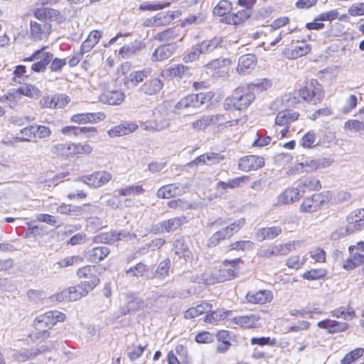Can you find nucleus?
<instances>
[{
  "label": "nucleus",
  "mask_w": 364,
  "mask_h": 364,
  "mask_svg": "<svg viewBox=\"0 0 364 364\" xmlns=\"http://www.w3.org/2000/svg\"><path fill=\"white\" fill-rule=\"evenodd\" d=\"M33 15L36 20L29 23V38L34 42L47 41L52 32V23L61 24L65 21L64 15L50 7H36Z\"/></svg>",
  "instance_id": "obj_1"
},
{
  "label": "nucleus",
  "mask_w": 364,
  "mask_h": 364,
  "mask_svg": "<svg viewBox=\"0 0 364 364\" xmlns=\"http://www.w3.org/2000/svg\"><path fill=\"white\" fill-rule=\"evenodd\" d=\"M48 46H42L41 48L35 50L30 56L24 58L23 61H35L31 66L32 72L36 73H44L48 66L53 60V53L47 51Z\"/></svg>",
  "instance_id": "obj_2"
},
{
  "label": "nucleus",
  "mask_w": 364,
  "mask_h": 364,
  "mask_svg": "<svg viewBox=\"0 0 364 364\" xmlns=\"http://www.w3.org/2000/svg\"><path fill=\"white\" fill-rule=\"evenodd\" d=\"M299 95L306 102L316 105L324 97L323 86L317 80L312 79L299 90Z\"/></svg>",
  "instance_id": "obj_3"
},
{
  "label": "nucleus",
  "mask_w": 364,
  "mask_h": 364,
  "mask_svg": "<svg viewBox=\"0 0 364 364\" xmlns=\"http://www.w3.org/2000/svg\"><path fill=\"white\" fill-rule=\"evenodd\" d=\"M76 274L79 279H85L80 283L85 286L90 291H92L100 283V279L98 272V267L95 265L87 264L80 267Z\"/></svg>",
  "instance_id": "obj_4"
},
{
  "label": "nucleus",
  "mask_w": 364,
  "mask_h": 364,
  "mask_svg": "<svg viewBox=\"0 0 364 364\" xmlns=\"http://www.w3.org/2000/svg\"><path fill=\"white\" fill-rule=\"evenodd\" d=\"M255 94L246 87H237L230 97V105L237 110H245L255 100Z\"/></svg>",
  "instance_id": "obj_5"
},
{
  "label": "nucleus",
  "mask_w": 364,
  "mask_h": 364,
  "mask_svg": "<svg viewBox=\"0 0 364 364\" xmlns=\"http://www.w3.org/2000/svg\"><path fill=\"white\" fill-rule=\"evenodd\" d=\"M347 225L344 228L336 230L331 234V239L338 240L347 235L361 230L364 228V220L358 217L353 212L347 217Z\"/></svg>",
  "instance_id": "obj_6"
},
{
  "label": "nucleus",
  "mask_w": 364,
  "mask_h": 364,
  "mask_svg": "<svg viewBox=\"0 0 364 364\" xmlns=\"http://www.w3.org/2000/svg\"><path fill=\"white\" fill-rule=\"evenodd\" d=\"M33 326V330L29 335L33 340L41 342L50 337L52 327L43 314L36 317Z\"/></svg>",
  "instance_id": "obj_7"
},
{
  "label": "nucleus",
  "mask_w": 364,
  "mask_h": 364,
  "mask_svg": "<svg viewBox=\"0 0 364 364\" xmlns=\"http://www.w3.org/2000/svg\"><path fill=\"white\" fill-rule=\"evenodd\" d=\"M112 178V174L107 171H95L83 176L82 181L90 188H97L108 183Z\"/></svg>",
  "instance_id": "obj_8"
},
{
  "label": "nucleus",
  "mask_w": 364,
  "mask_h": 364,
  "mask_svg": "<svg viewBox=\"0 0 364 364\" xmlns=\"http://www.w3.org/2000/svg\"><path fill=\"white\" fill-rule=\"evenodd\" d=\"M328 198L323 193H316L311 197L306 198L300 205L302 213H314L327 203Z\"/></svg>",
  "instance_id": "obj_9"
},
{
  "label": "nucleus",
  "mask_w": 364,
  "mask_h": 364,
  "mask_svg": "<svg viewBox=\"0 0 364 364\" xmlns=\"http://www.w3.org/2000/svg\"><path fill=\"white\" fill-rule=\"evenodd\" d=\"M181 15L178 11H167L156 14L146 20V26H165L169 25L176 18Z\"/></svg>",
  "instance_id": "obj_10"
},
{
  "label": "nucleus",
  "mask_w": 364,
  "mask_h": 364,
  "mask_svg": "<svg viewBox=\"0 0 364 364\" xmlns=\"http://www.w3.org/2000/svg\"><path fill=\"white\" fill-rule=\"evenodd\" d=\"M264 165V159L262 156L249 155L242 157L238 161V168L242 171L257 170Z\"/></svg>",
  "instance_id": "obj_11"
},
{
  "label": "nucleus",
  "mask_w": 364,
  "mask_h": 364,
  "mask_svg": "<svg viewBox=\"0 0 364 364\" xmlns=\"http://www.w3.org/2000/svg\"><path fill=\"white\" fill-rule=\"evenodd\" d=\"M176 43H164L158 46L151 56L152 62H162L171 58L176 51Z\"/></svg>",
  "instance_id": "obj_12"
},
{
  "label": "nucleus",
  "mask_w": 364,
  "mask_h": 364,
  "mask_svg": "<svg viewBox=\"0 0 364 364\" xmlns=\"http://www.w3.org/2000/svg\"><path fill=\"white\" fill-rule=\"evenodd\" d=\"M139 126L135 122H124L109 129L107 134L111 138L120 137L136 132Z\"/></svg>",
  "instance_id": "obj_13"
},
{
  "label": "nucleus",
  "mask_w": 364,
  "mask_h": 364,
  "mask_svg": "<svg viewBox=\"0 0 364 364\" xmlns=\"http://www.w3.org/2000/svg\"><path fill=\"white\" fill-rule=\"evenodd\" d=\"M184 36L179 28L171 27L158 33L156 39L164 43H176L177 41H182Z\"/></svg>",
  "instance_id": "obj_14"
},
{
  "label": "nucleus",
  "mask_w": 364,
  "mask_h": 364,
  "mask_svg": "<svg viewBox=\"0 0 364 364\" xmlns=\"http://www.w3.org/2000/svg\"><path fill=\"white\" fill-rule=\"evenodd\" d=\"M90 291L87 288H85L83 284L80 283L76 286L64 289L59 296L61 297L63 300L73 301L85 296Z\"/></svg>",
  "instance_id": "obj_15"
},
{
  "label": "nucleus",
  "mask_w": 364,
  "mask_h": 364,
  "mask_svg": "<svg viewBox=\"0 0 364 364\" xmlns=\"http://www.w3.org/2000/svg\"><path fill=\"white\" fill-rule=\"evenodd\" d=\"M106 114L102 112L77 113L71 116L70 121L76 124L97 123L103 121Z\"/></svg>",
  "instance_id": "obj_16"
},
{
  "label": "nucleus",
  "mask_w": 364,
  "mask_h": 364,
  "mask_svg": "<svg viewBox=\"0 0 364 364\" xmlns=\"http://www.w3.org/2000/svg\"><path fill=\"white\" fill-rule=\"evenodd\" d=\"M248 303L255 304H264L273 299L272 292L269 290H259L256 292L249 291L245 296Z\"/></svg>",
  "instance_id": "obj_17"
},
{
  "label": "nucleus",
  "mask_w": 364,
  "mask_h": 364,
  "mask_svg": "<svg viewBox=\"0 0 364 364\" xmlns=\"http://www.w3.org/2000/svg\"><path fill=\"white\" fill-rule=\"evenodd\" d=\"M215 41V40H212L208 43L203 41L192 47L191 50L184 55L183 58V62L188 63L197 60L205 48L208 50L210 47H214L216 45Z\"/></svg>",
  "instance_id": "obj_18"
},
{
  "label": "nucleus",
  "mask_w": 364,
  "mask_h": 364,
  "mask_svg": "<svg viewBox=\"0 0 364 364\" xmlns=\"http://www.w3.org/2000/svg\"><path fill=\"white\" fill-rule=\"evenodd\" d=\"M125 98L123 92L120 90H105L99 95V100L109 105H120Z\"/></svg>",
  "instance_id": "obj_19"
},
{
  "label": "nucleus",
  "mask_w": 364,
  "mask_h": 364,
  "mask_svg": "<svg viewBox=\"0 0 364 364\" xmlns=\"http://www.w3.org/2000/svg\"><path fill=\"white\" fill-rule=\"evenodd\" d=\"M190 70L189 67L183 64H176L163 70L161 73V76L167 80L174 78H182Z\"/></svg>",
  "instance_id": "obj_20"
},
{
  "label": "nucleus",
  "mask_w": 364,
  "mask_h": 364,
  "mask_svg": "<svg viewBox=\"0 0 364 364\" xmlns=\"http://www.w3.org/2000/svg\"><path fill=\"white\" fill-rule=\"evenodd\" d=\"M299 117V113L292 109L279 111L275 117V124L280 127H289Z\"/></svg>",
  "instance_id": "obj_21"
},
{
  "label": "nucleus",
  "mask_w": 364,
  "mask_h": 364,
  "mask_svg": "<svg viewBox=\"0 0 364 364\" xmlns=\"http://www.w3.org/2000/svg\"><path fill=\"white\" fill-rule=\"evenodd\" d=\"M317 326L323 329H326L329 333H337L346 331L348 327V323L346 322H339L334 320L326 319L318 323Z\"/></svg>",
  "instance_id": "obj_22"
},
{
  "label": "nucleus",
  "mask_w": 364,
  "mask_h": 364,
  "mask_svg": "<svg viewBox=\"0 0 364 364\" xmlns=\"http://www.w3.org/2000/svg\"><path fill=\"white\" fill-rule=\"evenodd\" d=\"M110 254V250L105 246H97L88 250L86 254L87 259L91 263H100Z\"/></svg>",
  "instance_id": "obj_23"
},
{
  "label": "nucleus",
  "mask_w": 364,
  "mask_h": 364,
  "mask_svg": "<svg viewBox=\"0 0 364 364\" xmlns=\"http://www.w3.org/2000/svg\"><path fill=\"white\" fill-rule=\"evenodd\" d=\"M282 232V230L279 226L261 228L256 230L255 238L259 242L265 240H271L276 238Z\"/></svg>",
  "instance_id": "obj_24"
},
{
  "label": "nucleus",
  "mask_w": 364,
  "mask_h": 364,
  "mask_svg": "<svg viewBox=\"0 0 364 364\" xmlns=\"http://www.w3.org/2000/svg\"><path fill=\"white\" fill-rule=\"evenodd\" d=\"M163 87V81L155 77L144 82L141 86L140 90L146 95H155L159 93Z\"/></svg>",
  "instance_id": "obj_25"
},
{
  "label": "nucleus",
  "mask_w": 364,
  "mask_h": 364,
  "mask_svg": "<svg viewBox=\"0 0 364 364\" xmlns=\"http://www.w3.org/2000/svg\"><path fill=\"white\" fill-rule=\"evenodd\" d=\"M212 308L213 306L210 303L203 301L196 306L190 307L186 310L183 312V318L185 319L195 318L205 313L208 314V312L210 311Z\"/></svg>",
  "instance_id": "obj_26"
},
{
  "label": "nucleus",
  "mask_w": 364,
  "mask_h": 364,
  "mask_svg": "<svg viewBox=\"0 0 364 364\" xmlns=\"http://www.w3.org/2000/svg\"><path fill=\"white\" fill-rule=\"evenodd\" d=\"M257 58L254 54H247L241 56L238 60L237 71L240 74L248 73L256 65Z\"/></svg>",
  "instance_id": "obj_27"
},
{
  "label": "nucleus",
  "mask_w": 364,
  "mask_h": 364,
  "mask_svg": "<svg viewBox=\"0 0 364 364\" xmlns=\"http://www.w3.org/2000/svg\"><path fill=\"white\" fill-rule=\"evenodd\" d=\"M299 191H303L298 189L297 187L286 189L278 196L277 204L279 205L289 204L298 200L301 197H302V193Z\"/></svg>",
  "instance_id": "obj_28"
},
{
  "label": "nucleus",
  "mask_w": 364,
  "mask_h": 364,
  "mask_svg": "<svg viewBox=\"0 0 364 364\" xmlns=\"http://www.w3.org/2000/svg\"><path fill=\"white\" fill-rule=\"evenodd\" d=\"M178 110L198 109L197 96L195 93H190L181 98L175 105Z\"/></svg>",
  "instance_id": "obj_29"
},
{
  "label": "nucleus",
  "mask_w": 364,
  "mask_h": 364,
  "mask_svg": "<svg viewBox=\"0 0 364 364\" xmlns=\"http://www.w3.org/2000/svg\"><path fill=\"white\" fill-rule=\"evenodd\" d=\"M150 73L151 70L149 69L133 71L124 79V85L127 87H136L140 82H143Z\"/></svg>",
  "instance_id": "obj_30"
},
{
  "label": "nucleus",
  "mask_w": 364,
  "mask_h": 364,
  "mask_svg": "<svg viewBox=\"0 0 364 364\" xmlns=\"http://www.w3.org/2000/svg\"><path fill=\"white\" fill-rule=\"evenodd\" d=\"M260 317L255 314L234 317L231 323L244 328H257V322Z\"/></svg>",
  "instance_id": "obj_31"
},
{
  "label": "nucleus",
  "mask_w": 364,
  "mask_h": 364,
  "mask_svg": "<svg viewBox=\"0 0 364 364\" xmlns=\"http://www.w3.org/2000/svg\"><path fill=\"white\" fill-rule=\"evenodd\" d=\"M178 186L176 183H168L161 186L156 191V196L160 199H170L178 193Z\"/></svg>",
  "instance_id": "obj_32"
},
{
  "label": "nucleus",
  "mask_w": 364,
  "mask_h": 364,
  "mask_svg": "<svg viewBox=\"0 0 364 364\" xmlns=\"http://www.w3.org/2000/svg\"><path fill=\"white\" fill-rule=\"evenodd\" d=\"M228 316V313L224 309L210 311L203 318V322L208 324L218 325L224 321Z\"/></svg>",
  "instance_id": "obj_33"
},
{
  "label": "nucleus",
  "mask_w": 364,
  "mask_h": 364,
  "mask_svg": "<svg viewBox=\"0 0 364 364\" xmlns=\"http://www.w3.org/2000/svg\"><path fill=\"white\" fill-rule=\"evenodd\" d=\"M90 205V203H85L82 205L77 206L63 203L58 206L57 212L61 215H80L83 213V208Z\"/></svg>",
  "instance_id": "obj_34"
},
{
  "label": "nucleus",
  "mask_w": 364,
  "mask_h": 364,
  "mask_svg": "<svg viewBox=\"0 0 364 364\" xmlns=\"http://www.w3.org/2000/svg\"><path fill=\"white\" fill-rule=\"evenodd\" d=\"M185 223H186V216L174 217L164 220L161 223V227L166 232H170L179 229Z\"/></svg>",
  "instance_id": "obj_35"
},
{
  "label": "nucleus",
  "mask_w": 364,
  "mask_h": 364,
  "mask_svg": "<svg viewBox=\"0 0 364 364\" xmlns=\"http://www.w3.org/2000/svg\"><path fill=\"white\" fill-rule=\"evenodd\" d=\"M33 142L45 140L52 135V130L46 125L33 124Z\"/></svg>",
  "instance_id": "obj_36"
},
{
  "label": "nucleus",
  "mask_w": 364,
  "mask_h": 364,
  "mask_svg": "<svg viewBox=\"0 0 364 364\" xmlns=\"http://www.w3.org/2000/svg\"><path fill=\"white\" fill-rule=\"evenodd\" d=\"M21 101V96L17 90H13L0 97V102L11 108L16 107Z\"/></svg>",
  "instance_id": "obj_37"
},
{
  "label": "nucleus",
  "mask_w": 364,
  "mask_h": 364,
  "mask_svg": "<svg viewBox=\"0 0 364 364\" xmlns=\"http://www.w3.org/2000/svg\"><path fill=\"white\" fill-rule=\"evenodd\" d=\"M70 151L72 157H81L90 154L92 147L87 144L70 143Z\"/></svg>",
  "instance_id": "obj_38"
},
{
  "label": "nucleus",
  "mask_w": 364,
  "mask_h": 364,
  "mask_svg": "<svg viewBox=\"0 0 364 364\" xmlns=\"http://www.w3.org/2000/svg\"><path fill=\"white\" fill-rule=\"evenodd\" d=\"M321 188V185L320 181L315 178H308L302 181L298 185L297 188L301 189L304 191H300L302 193V196L306 191H317Z\"/></svg>",
  "instance_id": "obj_39"
},
{
  "label": "nucleus",
  "mask_w": 364,
  "mask_h": 364,
  "mask_svg": "<svg viewBox=\"0 0 364 364\" xmlns=\"http://www.w3.org/2000/svg\"><path fill=\"white\" fill-rule=\"evenodd\" d=\"M107 205L113 209H123L132 206V200L131 198H125L122 200L118 194H116L107 201Z\"/></svg>",
  "instance_id": "obj_40"
},
{
  "label": "nucleus",
  "mask_w": 364,
  "mask_h": 364,
  "mask_svg": "<svg viewBox=\"0 0 364 364\" xmlns=\"http://www.w3.org/2000/svg\"><path fill=\"white\" fill-rule=\"evenodd\" d=\"M19 134V136L13 138L14 142H33V124H29L22 128Z\"/></svg>",
  "instance_id": "obj_41"
},
{
  "label": "nucleus",
  "mask_w": 364,
  "mask_h": 364,
  "mask_svg": "<svg viewBox=\"0 0 364 364\" xmlns=\"http://www.w3.org/2000/svg\"><path fill=\"white\" fill-rule=\"evenodd\" d=\"M149 270V267L144 263L140 262L128 269L126 271V274L129 277H143L148 274Z\"/></svg>",
  "instance_id": "obj_42"
},
{
  "label": "nucleus",
  "mask_w": 364,
  "mask_h": 364,
  "mask_svg": "<svg viewBox=\"0 0 364 364\" xmlns=\"http://www.w3.org/2000/svg\"><path fill=\"white\" fill-rule=\"evenodd\" d=\"M331 315L336 318H343L345 320H351L355 317V312L353 307L341 306L331 311Z\"/></svg>",
  "instance_id": "obj_43"
},
{
  "label": "nucleus",
  "mask_w": 364,
  "mask_h": 364,
  "mask_svg": "<svg viewBox=\"0 0 364 364\" xmlns=\"http://www.w3.org/2000/svg\"><path fill=\"white\" fill-rule=\"evenodd\" d=\"M214 122V116L204 115L192 122L193 129L196 131H204Z\"/></svg>",
  "instance_id": "obj_44"
},
{
  "label": "nucleus",
  "mask_w": 364,
  "mask_h": 364,
  "mask_svg": "<svg viewBox=\"0 0 364 364\" xmlns=\"http://www.w3.org/2000/svg\"><path fill=\"white\" fill-rule=\"evenodd\" d=\"M272 85V82L267 78L259 79L254 82L248 84L246 87L254 93V92H260L267 90Z\"/></svg>",
  "instance_id": "obj_45"
},
{
  "label": "nucleus",
  "mask_w": 364,
  "mask_h": 364,
  "mask_svg": "<svg viewBox=\"0 0 364 364\" xmlns=\"http://www.w3.org/2000/svg\"><path fill=\"white\" fill-rule=\"evenodd\" d=\"M224 159V157H220L218 154L211 153L208 154H202L197 156L194 160L188 164L189 166H198L201 164H205L207 161H216Z\"/></svg>",
  "instance_id": "obj_46"
},
{
  "label": "nucleus",
  "mask_w": 364,
  "mask_h": 364,
  "mask_svg": "<svg viewBox=\"0 0 364 364\" xmlns=\"http://www.w3.org/2000/svg\"><path fill=\"white\" fill-rule=\"evenodd\" d=\"M52 152L58 157L63 159L72 158L70 143L58 144L53 146Z\"/></svg>",
  "instance_id": "obj_47"
},
{
  "label": "nucleus",
  "mask_w": 364,
  "mask_h": 364,
  "mask_svg": "<svg viewBox=\"0 0 364 364\" xmlns=\"http://www.w3.org/2000/svg\"><path fill=\"white\" fill-rule=\"evenodd\" d=\"M310 51L311 46L305 43H301L300 45L291 46L289 58L296 59L307 55Z\"/></svg>",
  "instance_id": "obj_48"
},
{
  "label": "nucleus",
  "mask_w": 364,
  "mask_h": 364,
  "mask_svg": "<svg viewBox=\"0 0 364 364\" xmlns=\"http://www.w3.org/2000/svg\"><path fill=\"white\" fill-rule=\"evenodd\" d=\"M299 241H290L285 244H279L274 245L277 256H285L289 252L296 250V245H299Z\"/></svg>",
  "instance_id": "obj_49"
},
{
  "label": "nucleus",
  "mask_w": 364,
  "mask_h": 364,
  "mask_svg": "<svg viewBox=\"0 0 364 364\" xmlns=\"http://www.w3.org/2000/svg\"><path fill=\"white\" fill-rule=\"evenodd\" d=\"M214 16L219 17L222 22L228 21V1L220 0L213 9Z\"/></svg>",
  "instance_id": "obj_50"
},
{
  "label": "nucleus",
  "mask_w": 364,
  "mask_h": 364,
  "mask_svg": "<svg viewBox=\"0 0 364 364\" xmlns=\"http://www.w3.org/2000/svg\"><path fill=\"white\" fill-rule=\"evenodd\" d=\"M43 314L46 318L48 319L49 323H50V327L52 328L58 322H63L66 318V316L64 313L57 310L48 311Z\"/></svg>",
  "instance_id": "obj_51"
},
{
  "label": "nucleus",
  "mask_w": 364,
  "mask_h": 364,
  "mask_svg": "<svg viewBox=\"0 0 364 364\" xmlns=\"http://www.w3.org/2000/svg\"><path fill=\"white\" fill-rule=\"evenodd\" d=\"M146 346H136L134 344L128 346L127 348V357L131 361H134L139 358L144 353Z\"/></svg>",
  "instance_id": "obj_52"
},
{
  "label": "nucleus",
  "mask_w": 364,
  "mask_h": 364,
  "mask_svg": "<svg viewBox=\"0 0 364 364\" xmlns=\"http://www.w3.org/2000/svg\"><path fill=\"white\" fill-rule=\"evenodd\" d=\"M16 90L21 99L23 95L28 97H34L38 96L40 94V90L35 85L30 84L21 86Z\"/></svg>",
  "instance_id": "obj_53"
},
{
  "label": "nucleus",
  "mask_w": 364,
  "mask_h": 364,
  "mask_svg": "<svg viewBox=\"0 0 364 364\" xmlns=\"http://www.w3.org/2000/svg\"><path fill=\"white\" fill-rule=\"evenodd\" d=\"M327 271L325 269H312L304 273L302 277L307 280H317L325 277Z\"/></svg>",
  "instance_id": "obj_54"
},
{
  "label": "nucleus",
  "mask_w": 364,
  "mask_h": 364,
  "mask_svg": "<svg viewBox=\"0 0 364 364\" xmlns=\"http://www.w3.org/2000/svg\"><path fill=\"white\" fill-rule=\"evenodd\" d=\"M98 237L101 242L112 245L120 240V234L116 231H109L100 234Z\"/></svg>",
  "instance_id": "obj_55"
},
{
  "label": "nucleus",
  "mask_w": 364,
  "mask_h": 364,
  "mask_svg": "<svg viewBox=\"0 0 364 364\" xmlns=\"http://www.w3.org/2000/svg\"><path fill=\"white\" fill-rule=\"evenodd\" d=\"M174 252L180 257H188L191 255L188 246L181 240H176L174 244Z\"/></svg>",
  "instance_id": "obj_56"
},
{
  "label": "nucleus",
  "mask_w": 364,
  "mask_h": 364,
  "mask_svg": "<svg viewBox=\"0 0 364 364\" xmlns=\"http://www.w3.org/2000/svg\"><path fill=\"white\" fill-rule=\"evenodd\" d=\"M171 5L170 2H159L156 4H141L139 7V10L141 11H156L162 10L165 8L168 7Z\"/></svg>",
  "instance_id": "obj_57"
},
{
  "label": "nucleus",
  "mask_w": 364,
  "mask_h": 364,
  "mask_svg": "<svg viewBox=\"0 0 364 364\" xmlns=\"http://www.w3.org/2000/svg\"><path fill=\"white\" fill-rule=\"evenodd\" d=\"M364 349L362 348H356L347 353L341 360L342 364H350L363 355Z\"/></svg>",
  "instance_id": "obj_58"
},
{
  "label": "nucleus",
  "mask_w": 364,
  "mask_h": 364,
  "mask_svg": "<svg viewBox=\"0 0 364 364\" xmlns=\"http://www.w3.org/2000/svg\"><path fill=\"white\" fill-rule=\"evenodd\" d=\"M197 96L198 108L205 104L209 103L213 99L215 93L213 91L201 92L199 93H195Z\"/></svg>",
  "instance_id": "obj_59"
},
{
  "label": "nucleus",
  "mask_w": 364,
  "mask_h": 364,
  "mask_svg": "<svg viewBox=\"0 0 364 364\" xmlns=\"http://www.w3.org/2000/svg\"><path fill=\"white\" fill-rule=\"evenodd\" d=\"M66 58H59L53 57V60L50 63V70L51 72L60 73L66 65Z\"/></svg>",
  "instance_id": "obj_60"
},
{
  "label": "nucleus",
  "mask_w": 364,
  "mask_h": 364,
  "mask_svg": "<svg viewBox=\"0 0 364 364\" xmlns=\"http://www.w3.org/2000/svg\"><path fill=\"white\" fill-rule=\"evenodd\" d=\"M249 176H242L229 180V188H241L250 182Z\"/></svg>",
  "instance_id": "obj_61"
},
{
  "label": "nucleus",
  "mask_w": 364,
  "mask_h": 364,
  "mask_svg": "<svg viewBox=\"0 0 364 364\" xmlns=\"http://www.w3.org/2000/svg\"><path fill=\"white\" fill-rule=\"evenodd\" d=\"M170 268L171 260L168 258H166L159 263L156 269V274L161 277H165L168 276Z\"/></svg>",
  "instance_id": "obj_62"
},
{
  "label": "nucleus",
  "mask_w": 364,
  "mask_h": 364,
  "mask_svg": "<svg viewBox=\"0 0 364 364\" xmlns=\"http://www.w3.org/2000/svg\"><path fill=\"white\" fill-rule=\"evenodd\" d=\"M195 341L198 343H210L213 341V336L209 331H203L196 335Z\"/></svg>",
  "instance_id": "obj_63"
},
{
  "label": "nucleus",
  "mask_w": 364,
  "mask_h": 364,
  "mask_svg": "<svg viewBox=\"0 0 364 364\" xmlns=\"http://www.w3.org/2000/svg\"><path fill=\"white\" fill-rule=\"evenodd\" d=\"M344 129L361 132L364 130V122L355 119L348 120L345 122Z\"/></svg>",
  "instance_id": "obj_64"
}]
</instances>
